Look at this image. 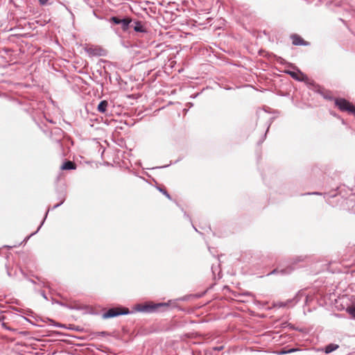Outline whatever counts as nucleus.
Wrapping results in <instances>:
<instances>
[{"label":"nucleus","mask_w":355,"mask_h":355,"mask_svg":"<svg viewBox=\"0 0 355 355\" xmlns=\"http://www.w3.org/2000/svg\"><path fill=\"white\" fill-rule=\"evenodd\" d=\"M335 105L342 112H347L355 116V106L347 100L338 98L335 100Z\"/></svg>","instance_id":"1"},{"label":"nucleus","mask_w":355,"mask_h":355,"mask_svg":"<svg viewBox=\"0 0 355 355\" xmlns=\"http://www.w3.org/2000/svg\"><path fill=\"white\" fill-rule=\"evenodd\" d=\"M129 313V309L122 306L114 307L108 309L106 312L103 313V318L107 319L110 318L116 317L121 315H125Z\"/></svg>","instance_id":"2"},{"label":"nucleus","mask_w":355,"mask_h":355,"mask_svg":"<svg viewBox=\"0 0 355 355\" xmlns=\"http://www.w3.org/2000/svg\"><path fill=\"white\" fill-rule=\"evenodd\" d=\"M166 306V304H164V303H159V304L149 303V304L143 305L142 308L140 309V311L150 312V311H154L157 310L159 307Z\"/></svg>","instance_id":"3"},{"label":"nucleus","mask_w":355,"mask_h":355,"mask_svg":"<svg viewBox=\"0 0 355 355\" xmlns=\"http://www.w3.org/2000/svg\"><path fill=\"white\" fill-rule=\"evenodd\" d=\"M291 38L292 40V43L295 46H307L309 43L305 40L300 35L297 34H293L291 35Z\"/></svg>","instance_id":"4"},{"label":"nucleus","mask_w":355,"mask_h":355,"mask_svg":"<svg viewBox=\"0 0 355 355\" xmlns=\"http://www.w3.org/2000/svg\"><path fill=\"white\" fill-rule=\"evenodd\" d=\"M87 52L92 55H101L103 50L99 47L89 46L86 49Z\"/></svg>","instance_id":"5"},{"label":"nucleus","mask_w":355,"mask_h":355,"mask_svg":"<svg viewBox=\"0 0 355 355\" xmlns=\"http://www.w3.org/2000/svg\"><path fill=\"white\" fill-rule=\"evenodd\" d=\"M76 168V164L73 162H71V161H67L60 166V169L62 171L75 170Z\"/></svg>","instance_id":"6"},{"label":"nucleus","mask_w":355,"mask_h":355,"mask_svg":"<svg viewBox=\"0 0 355 355\" xmlns=\"http://www.w3.org/2000/svg\"><path fill=\"white\" fill-rule=\"evenodd\" d=\"M288 73L294 79L297 80H303L304 78V74L300 71H288Z\"/></svg>","instance_id":"7"},{"label":"nucleus","mask_w":355,"mask_h":355,"mask_svg":"<svg viewBox=\"0 0 355 355\" xmlns=\"http://www.w3.org/2000/svg\"><path fill=\"white\" fill-rule=\"evenodd\" d=\"M108 106V103L107 101H102L98 105L97 110L98 112L101 113H105L107 110V107Z\"/></svg>","instance_id":"8"},{"label":"nucleus","mask_w":355,"mask_h":355,"mask_svg":"<svg viewBox=\"0 0 355 355\" xmlns=\"http://www.w3.org/2000/svg\"><path fill=\"white\" fill-rule=\"evenodd\" d=\"M338 348V345L330 344V345L326 346L324 352H325V353L329 354V353H331L333 351L336 350Z\"/></svg>","instance_id":"9"},{"label":"nucleus","mask_w":355,"mask_h":355,"mask_svg":"<svg viewBox=\"0 0 355 355\" xmlns=\"http://www.w3.org/2000/svg\"><path fill=\"white\" fill-rule=\"evenodd\" d=\"M131 21H132L131 19L128 18V17L121 19V24H122V28L123 30H126Z\"/></svg>","instance_id":"10"},{"label":"nucleus","mask_w":355,"mask_h":355,"mask_svg":"<svg viewBox=\"0 0 355 355\" xmlns=\"http://www.w3.org/2000/svg\"><path fill=\"white\" fill-rule=\"evenodd\" d=\"M135 31H137V32H140V33H143V32H145V28H144L141 22L140 21H137L136 23V25L134 28Z\"/></svg>","instance_id":"11"},{"label":"nucleus","mask_w":355,"mask_h":355,"mask_svg":"<svg viewBox=\"0 0 355 355\" xmlns=\"http://www.w3.org/2000/svg\"><path fill=\"white\" fill-rule=\"evenodd\" d=\"M347 311L350 315L355 318V302H353L350 306L347 307Z\"/></svg>","instance_id":"12"},{"label":"nucleus","mask_w":355,"mask_h":355,"mask_svg":"<svg viewBox=\"0 0 355 355\" xmlns=\"http://www.w3.org/2000/svg\"><path fill=\"white\" fill-rule=\"evenodd\" d=\"M111 21H112L113 23L116 24H121V19H119V17H112L111 18Z\"/></svg>","instance_id":"13"},{"label":"nucleus","mask_w":355,"mask_h":355,"mask_svg":"<svg viewBox=\"0 0 355 355\" xmlns=\"http://www.w3.org/2000/svg\"><path fill=\"white\" fill-rule=\"evenodd\" d=\"M49 0H39V2L40 3V5H45L47 2H48Z\"/></svg>","instance_id":"14"},{"label":"nucleus","mask_w":355,"mask_h":355,"mask_svg":"<svg viewBox=\"0 0 355 355\" xmlns=\"http://www.w3.org/2000/svg\"><path fill=\"white\" fill-rule=\"evenodd\" d=\"M163 193L168 198H170V196L169 194L166 191H163Z\"/></svg>","instance_id":"15"},{"label":"nucleus","mask_w":355,"mask_h":355,"mask_svg":"<svg viewBox=\"0 0 355 355\" xmlns=\"http://www.w3.org/2000/svg\"><path fill=\"white\" fill-rule=\"evenodd\" d=\"M277 269H275L273 270L272 272H271V274H276L277 272Z\"/></svg>","instance_id":"16"}]
</instances>
